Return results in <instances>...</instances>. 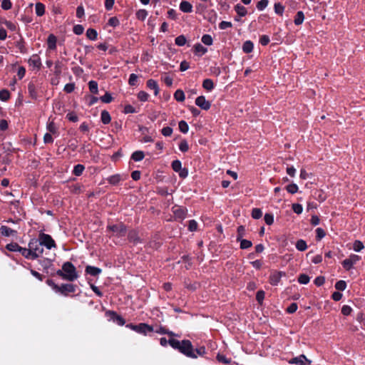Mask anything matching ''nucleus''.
Instances as JSON below:
<instances>
[{
    "instance_id": "a211bd4d",
    "label": "nucleus",
    "mask_w": 365,
    "mask_h": 365,
    "mask_svg": "<svg viewBox=\"0 0 365 365\" xmlns=\"http://www.w3.org/2000/svg\"><path fill=\"white\" fill-rule=\"evenodd\" d=\"M173 211L176 217L180 219H184L185 217V212L180 206L173 207Z\"/></svg>"
},
{
    "instance_id": "0e129e2a",
    "label": "nucleus",
    "mask_w": 365,
    "mask_h": 365,
    "mask_svg": "<svg viewBox=\"0 0 365 365\" xmlns=\"http://www.w3.org/2000/svg\"><path fill=\"white\" fill-rule=\"evenodd\" d=\"M148 97H149L148 93H147L145 91H140L138 94V99L143 102L148 101Z\"/></svg>"
},
{
    "instance_id": "bf43d9fd",
    "label": "nucleus",
    "mask_w": 365,
    "mask_h": 365,
    "mask_svg": "<svg viewBox=\"0 0 365 365\" xmlns=\"http://www.w3.org/2000/svg\"><path fill=\"white\" fill-rule=\"evenodd\" d=\"M197 229V223L195 220H191L188 223V230L191 232L196 231Z\"/></svg>"
},
{
    "instance_id": "c85d7f7f",
    "label": "nucleus",
    "mask_w": 365,
    "mask_h": 365,
    "mask_svg": "<svg viewBox=\"0 0 365 365\" xmlns=\"http://www.w3.org/2000/svg\"><path fill=\"white\" fill-rule=\"evenodd\" d=\"M84 170H85L84 165H83L81 164H78L74 166L73 170V174L76 176H80L83 173Z\"/></svg>"
},
{
    "instance_id": "680f3d73",
    "label": "nucleus",
    "mask_w": 365,
    "mask_h": 365,
    "mask_svg": "<svg viewBox=\"0 0 365 365\" xmlns=\"http://www.w3.org/2000/svg\"><path fill=\"white\" fill-rule=\"evenodd\" d=\"M161 133L165 137L170 136L173 133V128L169 126L164 127L162 129Z\"/></svg>"
},
{
    "instance_id": "09e8293b",
    "label": "nucleus",
    "mask_w": 365,
    "mask_h": 365,
    "mask_svg": "<svg viewBox=\"0 0 365 365\" xmlns=\"http://www.w3.org/2000/svg\"><path fill=\"white\" fill-rule=\"evenodd\" d=\"M179 149L180 151L185 153L189 150V145L187 142L185 140H181L179 144Z\"/></svg>"
},
{
    "instance_id": "ea45409f",
    "label": "nucleus",
    "mask_w": 365,
    "mask_h": 365,
    "mask_svg": "<svg viewBox=\"0 0 365 365\" xmlns=\"http://www.w3.org/2000/svg\"><path fill=\"white\" fill-rule=\"evenodd\" d=\"M10 98V93L8 90L3 89L0 91V100L6 101Z\"/></svg>"
},
{
    "instance_id": "39448f33",
    "label": "nucleus",
    "mask_w": 365,
    "mask_h": 365,
    "mask_svg": "<svg viewBox=\"0 0 365 365\" xmlns=\"http://www.w3.org/2000/svg\"><path fill=\"white\" fill-rule=\"evenodd\" d=\"M107 229L117 237H123L126 234V227L122 223L109 225Z\"/></svg>"
},
{
    "instance_id": "f704fd0d",
    "label": "nucleus",
    "mask_w": 365,
    "mask_h": 365,
    "mask_svg": "<svg viewBox=\"0 0 365 365\" xmlns=\"http://www.w3.org/2000/svg\"><path fill=\"white\" fill-rule=\"evenodd\" d=\"M169 342V344L175 349H178V350H180V346L182 344V341H180L177 339H171L168 341Z\"/></svg>"
},
{
    "instance_id": "79ce46f5",
    "label": "nucleus",
    "mask_w": 365,
    "mask_h": 365,
    "mask_svg": "<svg viewBox=\"0 0 365 365\" xmlns=\"http://www.w3.org/2000/svg\"><path fill=\"white\" fill-rule=\"evenodd\" d=\"M186 38L183 35L178 36L175 39V44L179 46H184L186 43Z\"/></svg>"
},
{
    "instance_id": "cd10ccee",
    "label": "nucleus",
    "mask_w": 365,
    "mask_h": 365,
    "mask_svg": "<svg viewBox=\"0 0 365 365\" xmlns=\"http://www.w3.org/2000/svg\"><path fill=\"white\" fill-rule=\"evenodd\" d=\"M107 180L110 184L117 185L121 180V177L120 175L116 174L110 176Z\"/></svg>"
},
{
    "instance_id": "c756f323",
    "label": "nucleus",
    "mask_w": 365,
    "mask_h": 365,
    "mask_svg": "<svg viewBox=\"0 0 365 365\" xmlns=\"http://www.w3.org/2000/svg\"><path fill=\"white\" fill-rule=\"evenodd\" d=\"M364 248V245L363 242L360 240H355L353 243V250L355 252H361Z\"/></svg>"
},
{
    "instance_id": "774afa93",
    "label": "nucleus",
    "mask_w": 365,
    "mask_h": 365,
    "mask_svg": "<svg viewBox=\"0 0 365 365\" xmlns=\"http://www.w3.org/2000/svg\"><path fill=\"white\" fill-rule=\"evenodd\" d=\"M46 284L50 286L52 289L57 292L59 290V286L57 285L52 279H48Z\"/></svg>"
},
{
    "instance_id": "69168bd1",
    "label": "nucleus",
    "mask_w": 365,
    "mask_h": 365,
    "mask_svg": "<svg viewBox=\"0 0 365 365\" xmlns=\"http://www.w3.org/2000/svg\"><path fill=\"white\" fill-rule=\"evenodd\" d=\"M292 210L297 214H301L303 211V207L302 205L298 203H294L292 205Z\"/></svg>"
},
{
    "instance_id": "72a5a7b5",
    "label": "nucleus",
    "mask_w": 365,
    "mask_h": 365,
    "mask_svg": "<svg viewBox=\"0 0 365 365\" xmlns=\"http://www.w3.org/2000/svg\"><path fill=\"white\" fill-rule=\"evenodd\" d=\"M88 87H89V90H90L91 93H92L93 94L98 93V83L96 81H89Z\"/></svg>"
},
{
    "instance_id": "052dcab7",
    "label": "nucleus",
    "mask_w": 365,
    "mask_h": 365,
    "mask_svg": "<svg viewBox=\"0 0 365 365\" xmlns=\"http://www.w3.org/2000/svg\"><path fill=\"white\" fill-rule=\"evenodd\" d=\"M12 3L11 0H2L1 8L4 10H9L11 8Z\"/></svg>"
},
{
    "instance_id": "bb28decb",
    "label": "nucleus",
    "mask_w": 365,
    "mask_h": 365,
    "mask_svg": "<svg viewBox=\"0 0 365 365\" xmlns=\"http://www.w3.org/2000/svg\"><path fill=\"white\" fill-rule=\"evenodd\" d=\"M144 156L145 155H144V153L143 151L138 150V151H135L132 154L131 158L134 161L138 162V161L142 160L144 158Z\"/></svg>"
},
{
    "instance_id": "dca6fc26",
    "label": "nucleus",
    "mask_w": 365,
    "mask_h": 365,
    "mask_svg": "<svg viewBox=\"0 0 365 365\" xmlns=\"http://www.w3.org/2000/svg\"><path fill=\"white\" fill-rule=\"evenodd\" d=\"M108 314L111 316V319L115 323L119 325H123L125 324V320L120 315H118L115 312H108Z\"/></svg>"
},
{
    "instance_id": "e433bc0d",
    "label": "nucleus",
    "mask_w": 365,
    "mask_h": 365,
    "mask_svg": "<svg viewBox=\"0 0 365 365\" xmlns=\"http://www.w3.org/2000/svg\"><path fill=\"white\" fill-rule=\"evenodd\" d=\"M179 130L183 133H187L189 130V126L185 120H180L178 123Z\"/></svg>"
},
{
    "instance_id": "338daca9",
    "label": "nucleus",
    "mask_w": 365,
    "mask_h": 365,
    "mask_svg": "<svg viewBox=\"0 0 365 365\" xmlns=\"http://www.w3.org/2000/svg\"><path fill=\"white\" fill-rule=\"evenodd\" d=\"M264 295H265V293L264 291L262 290H259L257 292V294H256V299L257 301L261 304L262 302V301L264 300Z\"/></svg>"
},
{
    "instance_id": "0eeeda50",
    "label": "nucleus",
    "mask_w": 365,
    "mask_h": 365,
    "mask_svg": "<svg viewBox=\"0 0 365 365\" xmlns=\"http://www.w3.org/2000/svg\"><path fill=\"white\" fill-rule=\"evenodd\" d=\"M76 286L72 284H62L59 286V290L57 293H60L64 296H67L68 293H73L76 292Z\"/></svg>"
},
{
    "instance_id": "a18cd8bd",
    "label": "nucleus",
    "mask_w": 365,
    "mask_h": 365,
    "mask_svg": "<svg viewBox=\"0 0 365 365\" xmlns=\"http://www.w3.org/2000/svg\"><path fill=\"white\" fill-rule=\"evenodd\" d=\"M352 311L353 309L350 306L344 305L341 307V312L344 316H349L351 314Z\"/></svg>"
},
{
    "instance_id": "4c0bfd02",
    "label": "nucleus",
    "mask_w": 365,
    "mask_h": 365,
    "mask_svg": "<svg viewBox=\"0 0 365 365\" xmlns=\"http://www.w3.org/2000/svg\"><path fill=\"white\" fill-rule=\"evenodd\" d=\"M336 289L339 291H344L346 287V282L344 280H339L334 285Z\"/></svg>"
},
{
    "instance_id": "4be33fe9",
    "label": "nucleus",
    "mask_w": 365,
    "mask_h": 365,
    "mask_svg": "<svg viewBox=\"0 0 365 365\" xmlns=\"http://www.w3.org/2000/svg\"><path fill=\"white\" fill-rule=\"evenodd\" d=\"M235 11L237 12V14L240 17L245 16L247 13V9L244 6H242L240 4H237L235 6Z\"/></svg>"
},
{
    "instance_id": "1a4fd4ad",
    "label": "nucleus",
    "mask_w": 365,
    "mask_h": 365,
    "mask_svg": "<svg viewBox=\"0 0 365 365\" xmlns=\"http://www.w3.org/2000/svg\"><path fill=\"white\" fill-rule=\"evenodd\" d=\"M136 332L146 335L148 333L153 331V327L145 323L137 324Z\"/></svg>"
},
{
    "instance_id": "20e7f679",
    "label": "nucleus",
    "mask_w": 365,
    "mask_h": 365,
    "mask_svg": "<svg viewBox=\"0 0 365 365\" xmlns=\"http://www.w3.org/2000/svg\"><path fill=\"white\" fill-rule=\"evenodd\" d=\"M28 247L31 249L34 255H36V259L41 257L43 252V245H41L38 239H31L28 244Z\"/></svg>"
},
{
    "instance_id": "423d86ee",
    "label": "nucleus",
    "mask_w": 365,
    "mask_h": 365,
    "mask_svg": "<svg viewBox=\"0 0 365 365\" xmlns=\"http://www.w3.org/2000/svg\"><path fill=\"white\" fill-rule=\"evenodd\" d=\"M360 259V256L351 254L348 258L342 261L341 264L345 270L349 271L352 269L354 264H356Z\"/></svg>"
},
{
    "instance_id": "49530a36",
    "label": "nucleus",
    "mask_w": 365,
    "mask_h": 365,
    "mask_svg": "<svg viewBox=\"0 0 365 365\" xmlns=\"http://www.w3.org/2000/svg\"><path fill=\"white\" fill-rule=\"evenodd\" d=\"M240 242V248L241 249H247L252 245L251 241L247 240L241 239L239 240Z\"/></svg>"
},
{
    "instance_id": "58836bf2",
    "label": "nucleus",
    "mask_w": 365,
    "mask_h": 365,
    "mask_svg": "<svg viewBox=\"0 0 365 365\" xmlns=\"http://www.w3.org/2000/svg\"><path fill=\"white\" fill-rule=\"evenodd\" d=\"M148 16V12L145 9H140L136 12V17L138 19L144 21Z\"/></svg>"
},
{
    "instance_id": "ddd939ff",
    "label": "nucleus",
    "mask_w": 365,
    "mask_h": 365,
    "mask_svg": "<svg viewBox=\"0 0 365 365\" xmlns=\"http://www.w3.org/2000/svg\"><path fill=\"white\" fill-rule=\"evenodd\" d=\"M36 90L37 86L33 82H30L28 84V93L29 94V96L34 100H36L38 98Z\"/></svg>"
},
{
    "instance_id": "e2e57ef3",
    "label": "nucleus",
    "mask_w": 365,
    "mask_h": 365,
    "mask_svg": "<svg viewBox=\"0 0 365 365\" xmlns=\"http://www.w3.org/2000/svg\"><path fill=\"white\" fill-rule=\"evenodd\" d=\"M195 51L196 53H201L202 54H204L207 51V49L201 44L197 43L195 46Z\"/></svg>"
},
{
    "instance_id": "4d7b16f0",
    "label": "nucleus",
    "mask_w": 365,
    "mask_h": 365,
    "mask_svg": "<svg viewBox=\"0 0 365 365\" xmlns=\"http://www.w3.org/2000/svg\"><path fill=\"white\" fill-rule=\"evenodd\" d=\"M73 31L76 35H81L83 33L84 28L82 25L77 24L73 26Z\"/></svg>"
},
{
    "instance_id": "7ed1b4c3",
    "label": "nucleus",
    "mask_w": 365,
    "mask_h": 365,
    "mask_svg": "<svg viewBox=\"0 0 365 365\" xmlns=\"http://www.w3.org/2000/svg\"><path fill=\"white\" fill-rule=\"evenodd\" d=\"M38 239L40 241L41 245L48 250H51V248L56 247L55 241L53 240L51 235L48 234L40 233Z\"/></svg>"
},
{
    "instance_id": "8fccbe9b",
    "label": "nucleus",
    "mask_w": 365,
    "mask_h": 365,
    "mask_svg": "<svg viewBox=\"0 0 365 365\" xmlns=\"http://www.w3.org/2000/svg\"><path fill=\"white\" fill-rule=\"evenodd\" d=\"M298 282L302 284H307L309 282V277L305 274H302L299 276Z\"/></svg>"
},
{
    "instance_id": "de8ad7c7",
    "label": "nucleus",
    "mask_w": 365,
    "mask_h": 365,
    "mask_svg": "<svg viewBox=\"0 0 365 365\" xmlns=\"http://www.w3.org/2000/svg\"><path fill=\"white\" fill-rule=\"evenodd\" d=\"M47 130L52 134H56L57 133V128L53 121H50L48 123Z\"/></svg>"
},
{
    "instance_id": "864d4df0",
    "label": "nucleus",
    "mask_w": 365,
    "mask_h": 365,
    "mask_svg": "<svg viewBox=\"0 0 365 365\" xmlns=\"http://www.w3.org/2000/svg\"><path fill=\"white\" fill-rule=\"evenodd\" d=\"M262 216V212L259 208H254L252 211V217L254 219H259Z\"/></svg>"
},
{
    "instance_id": "393cba45",
    "label": "nucleus",
    "mask_w": 365,
    "mask_h": 365,
    "mask_svg": "<svg viewBox=\"0 0 365 365\" xmlns=\"http://www.w3.org/2000/svg\"><path fill=\"white\" fill-rule=\"evenodd\" d=\"M35 10L36 15L38 16H41L45 13V6L40 2L36 3L35 6Z\"/></svg>"
},
{
    "instance_id": "603ef678",
    "label": "nucleus",
    "mask_w": 365,
    "mask_h": 365,
    "mask_svg": "<svg viewBox=\"0 0 365 365\" xmlns=\"http://www.w3.org/2000/svg\"><path fill=\"white\" fill-rule=\"evenodd\" d=\"M286 189L288 192H289L291 194H294L298 191V186L296 184L292 183V184L288 185L286 187Z\"/></svg>"
},
{
    "instance_id": "a19ab883",
    "label": "nucleus",
    "mask_w": 365,
    "mask_h": 365,
    "mask_svg": "<svg viewBox=\"0 0 365 365\" xmlns=\"http://www.w3.org/2000/svg\"><path fill=\"white\" fill-rule=\"evenodd\" d=\"M201 41L204 44H205L207 46L212 45V42H213L212 36L209 34L203 35Z\"/></svg>"
},
{
    "instance_id": "412c9836",
    "label": "nucleus",
    "mask_w": 365,
    "mask_h": 365,
    "mask_svg": "<svg viewBox=\"0 0 365 365\" xmlns=\"http://www.w3.org/2000/svg\"><path fill=\"white\" fill-rule=\"evenodd\" d=\"M30 65H32L36 68H40L41 66V62L40 58L37 55L32 56L29 61Z\"/></svg>"
},
{
    "instance_id": "b1692460",
    "label": "nucleus",
    "mask_w": 365,
    "mask_h": 365,
    "mask_svg": "<svg viewBox=\"0 0 365 365\" xmlns=\"http://www.w3.org/2000/svg\"><path fill=\"white\" fill-rule=\"evenodd\" d=\"M254 48L253 43L250 41H245L242 45V50L245 53H249L252 51Z\"/></svg>"
},
{
    "instance_id": "f257e3e1",
    "label": "nucleus",
    "mask_w": 365,
    "mask_h": 365,
    "mask_svg": "<svg viewBox=\"0 0 365 365\" xmlns=\"http://www.w3.org/2000/svg\"><path fill=\"white\" fill-rule=\"evenodd\" d=\"M56 274L62 279L71 282L76 280L78 277L75 266L70 262H64L62 265V269L57 270Z\"/></svg>"
},
{
    "instance_id": "37998d69",
    "label": "nucleus",
    "mask_w": 365,
    "mask_h": 365,
    "mask_svg": "<svg viewBox=\"0 0 365 365\" xmlns=\"http://www.w3.org/2000/svg\"><path fill=\"white\" fill-rule=\"evenodd\" d=\"M171 166L173 170L178 173L180 172V169L182 168V163L179 160H175L172 162Z\"/></svg>"
},
{
    "instance_id": "f3484780",
    "label": "nucleus",
    "mask_w": 365,
    "mask_h": 365,
    "mask_svg": "<svg viewBox=\"0 0 365 365\" xmlns=\"http://www.w3.org/2000/svg\"><path fill=\"white\" fill-rule=\"evenodd\" d=\"M180 9L185 13H190L192 11V6L190 2L182 1L180 4Z\"/></svg>"
},
{
    "instance_id": "6e6552de",
    "label": "nucleus",
    "mask_w": 365,
    "mask_h": 365,
    "mask_svg": "<svg viewBox=\"0 0 365 365\" xmlns=\"http://www.w3.org/2000/svg\"><path fill=\"white\" fill-rule=\"evenodd\" d=\"M195 104L200 108L207 110L211 106V103L205 99V97L200 96L195 100Z\"/></svg>"
},
{
    "instance_id": "c9c22d12",
    "label": "nucleus",
    "mask_w": 365,
    "mask_h": 365,
    "mask_svg": "<svg viewBox=\"0 0 365 365\" xmlns=\"http://www.w3.org/2000/svg\"><path fill=\"white\" fill-rule=\"evenodd\" d=\"M6 248L11 252H19L21 249V246H19L16 242H12L10 244H8L6 247Z\"/></svg>"
},
{
    "instance_id": "4468645a",
    "label": "nucleus",
    "mask_w": 365,
    "mask_h": 365,
    "mask_svg": "<svg viewBox=\"0 0 365 365\" xmlns=\"http://www.w3.org/2000/svg\"><path fill=\"white\" fill-rule=\"evenodd\" d=\"M85 271L86 274H88L94 277L98 276L102 272L101 269L91 265L86 266Z\"/></svg>"
},
{
    "instance_id": "f8f14e48",
    "label": "nucleus",
    "mask_w": 365,
    "mask_h": 365,
    "mask_svg": "<svg viewBox=\"0 0 365 365\" xmlns=\"http://www.w3.org/2000/svg\"><path fill=\"white\" fill-rule=\"evenodd\" d=\"M282 276H285V273L283 272H276L270 276V284L272 285H277Z\"/></svg>"
},
{
    "instance_id": "a878e982",
    "label": "nucleus",
    "mask_w": 365,
    "mask_h": 365,
    "mask_svg": "<svg viewBox=\"0 0 365 365\" xmlns=\"http://www.w3.org/2000/svg\"><path fill=\"white\" fill-rule=\"evenodd\" d=\"M202 87L205 90L210 91L214 88V83L210 78L205 79L202 83Z\"/></svg>"
},
{
    "instance_id": "6ab92c4d",
    "label": "nucleus",
    "mask_w": 365,
    "mask_h": 365,
    "mask_svg": "<svg viewBox=\"0 0 365 365\" xmlns=\"http://www.w3.org/2000/svg\"><path fill=\"white\" fill-rule=\"evenodd\" d=\"M0 232L2 235L9 237L14 235L16 232V231H14V230L11 229L7 226L1 225L0 227Z\"/></svg>"
},
{
    "instance_id": "13d9d810",
    "label": "nucleus",
    "mask_w": 365,
    "mask_h": 365,
    "mask_svg": "<svg viewBox=\"0 0 365 365\" xmlns=\"http://www.w3.org/2000/svg\"><path fill=\"white\" fill-rule=\"evenodd\" d=\"M264 218L266 224L268 225H270L274 222V216L270 213H266Z\"/></svg>"
},
{
    "instance_id": "aec40b11",
    "label": "nucleus",
    "mask_w": 365,
    "mask_h": 365,
    "mask_svg": "<svg viewBox=\"0 0 365 365\" xmlns=\"http://www.w3.org/2000/svg\"><path fill=\"white\" fill-rule=\"evenodd\" d=\"M128 237V240L135 244L140 242V240L138 235V232L135 230L129 232Z\"/></svg>"
},
{
    "instance_id": "9d476101",
    "label": "nucleus",
    "mask_w": 365,
    "mask_h": 365,
    "mask_svg": "<svg viewBox=\"0 0 365 365\" xmlns=\"http://www.w3.org/2000/svg\"><path fill=\"white\" fill-rule=\"evenodd\" d=\"M19 252L22 255V256H24L25 258L28 259H36V255H34L31 249L29 247L28 248L21 247Z\"/></svg>"
},
{
    "instance_id": "473e14b6",
    "label": "nucleus",
    "mask_w": 365,
    "mask_h": 365,
    "mask_svg": "<svg viewBox=\"0 0 365 365\" xmlns=\"http://www.w3.org/2000/svg\"><path fill=\"white\" fill-rule=\"evenodd\" d=\"M304 19V13L301 11H298L294 18V24L296 25H300L302 24Z\"/></svg>"
},
{
    "instance_id": "c03bdc74",
    "label": "nucleus",
    "mask_w": 365,
    "mask_h": 365,
    "mask_svg": "<svg viewBox=\"0 0 365 365\" xmlns=\"http://www.w3.org/2000/svg\"><path fill=\"white\" fill-rule=\"evenodd\" d=\"M296 247L299 251H304L307 249V243L303 240H299L296 243Z\"/></svg>"
},
{
    "instance_id": "9b49d317",
    "label": "nucleus",
    "mask_w": 365,
    "mask_h": 365,
    "mask_svg": "<svg viewBox=\"0 0 365 365\" xmlns=\"http://www.w3.org/2000/svg\"><path fill=\"white\" fill-rule=\"evenodd\" d=\"M289 364H297V365H305L306 363H310V361L303 354H302L297 357L292 358V359L289 360Z\"/></svg>"
},
{
    "instance_id": "5701e85b",
    "label": "nucleus",
    "mask_w": 365,
    "mask_h": 365,
    "mask_svg": "<svg viewBox=\"0 0 365 365\" xmlns=\"http://www.w3.org/2000/svg\"><path fill=\"white\" fill-rule=\"evenodd\" d=\"M101 119L103 124H108L111 120V118L109 113L106 110L101 112Z\"/></svg>"
},
{
    "instance_id": "7c9ffc66",
    "label": "nucleus",
    "mask_w": 365,
    "mask_h": 365,
    "mask_svg": "<svg viewBox=\"0 0 365 365\" xmlns=\"http://www.w3.org/2000/svg\"><path fill=\"white\" fill-rule=\"evenodd\" d=\"M98 33L97 31L93 29H88L86 31V36L92 41H94L97 38Z\"/></svg>"
},
{
    "instance_id": "3c124183",
    "label": "nucleus",
    "mask_w": 365,
    "mask_h": 365,
    "mask_svg": "<svg viewBox=\"0 0 365 365\" xmlns=\"http://www.w3.org/2000/svg\"><path fill=\"white\" fill-rule=\"evenodd\" d=\"M268 3V0H260L257 4V9L259 11H262L267 6Z\"/></svg>"
},
{
    "instance_id": "5fc2aeb1",
    "label": "nucleus",
    "mask_w": 365,
    "mask_h": 365,
    "mask_svg": "<svg viewBox=\"0 0 365 365\" xmlns=\"http://www.w3.org/2000/svg\"><path fill=\"white\" fill-rule=\"evenodd\" d=\"M284 7L279 3L274 4V11L276 14L279 15H282L284 12Z\"/></svg>"
},
{
    "instance_id": "f03ea898",
    "label": "nucleus",
    "mask_w": 365,
    "mask_h": 365,
    "mask_svg": "<svg viewBox=\"0 0 365 365\" xmlns=\"http://www.w3.org/2000/svg\"><path fill=\"white\" fill-rule=\"evenodd\" d=\"M179 351L187 357L192 359H196L197 357V354H195L192 343L189 340H182V344Z\"/></svg>"
},
{
    "instance_id": "2f4dec72",
    "label": "nucleus",
    "mask_w": 365,
    "mask_h": 365,
    "mask_svg": "<svg viewBox=\"0 0 365 365\" xmlns=\"http://www.w3.org/2000/svg\"><path fill=\"white\" fill-rule=\"evenodd\" d=\"M174 98L177 101L182 102L185 100L184 92L180 89L177 90L174 93Z\"/></svg>"
},
{
    "instance_id": "2eb2a0df",
    "label": "nucleus",
    "mask_w": 365,
    "mask_h": 365,
    "mask_svg": "<svg viewBox=\"0 0 365 365\" xmlns=\"http://www.w3.org/2000/svg\"><path fill=\"white\" fill-rule=\"evenodd\" d=\"M147 86L148 88L154 91L155 96H158L159 93V87L156 81L153 79H149L147 81Z\"/></svg>"
},
{
    "instance_id": "6e6d98bb",
    "label": "nucleus",
    "mask_w": 365,
    "mask_h": 365,
    "mask_svg": "<svg viewBox=\"0 0 365 365\" xmlns=\"http://www.w3.org/2000/svg\"><path fill=\"white\" fill-rule=\"evenodd\" d=\"M100 99L101 100V101L103 103H109L112 101L113 98H112L110 93L107 92V93H106V94L104 96H101Z\"/></svg>"
}]
</instances>
